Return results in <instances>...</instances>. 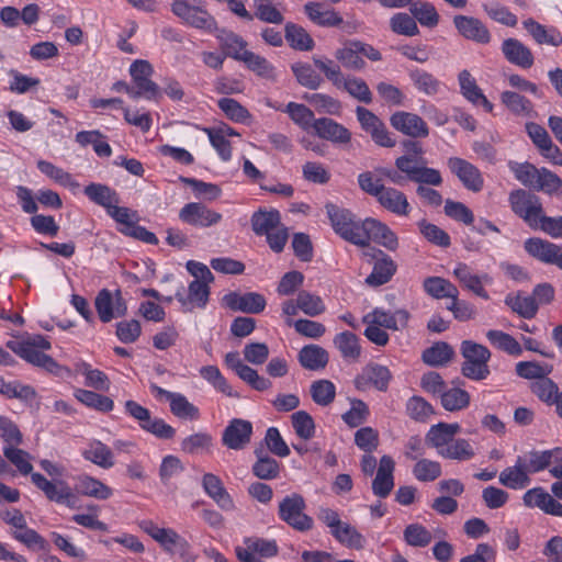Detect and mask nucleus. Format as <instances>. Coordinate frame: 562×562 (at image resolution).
Returning <instances> with one entry per match:
<instances>
[{"label": "nucleus", "instance_id": "nucleus-1", "mask_svg": "<svg viewBox=\"0 0 562 562\" xmlns=\"http://www.w3.org/2000/svg\"><path fill=\"white\" fill-rule=\"evenodd\" d=\"M3 453L22 474H31L33 484L40 488L49 501L64 504L69 508L76 507L77 497L66 482H52L41 473H32L33 467L30 463V454L27 452L12 446H7L3 449Z\"/></svg>", "mask_w": 562, "mask_h": 562}, {"label": "nucleus", "instance_id": "nucleus-2", "mask_svg": "<svg viewBox=\"0 0 562 562\" xmlns=\"http://www.w3.org/2000/svg\"><path fill=\"white\" fill-rule=\"evenodd\" d=\"M7 347L26 362L42 368L58 378H67L71 374L69 368L57 363L45 353L46 350L50 349L52 345L43 335H24L9 340Z\"/></svg>", "mask_w": 562, "mask_h": 562}, {"label": "nucleus", "instance_id": "nucleus-3", "mask_svg": "<svg viewBox=\"0 0 562 562\" xmlns=\"http://www.w3.org/2000/svg\"><path fill=\"white\" fill-rule=\"evenodd\" d=\"M409 321V313L405 310L387 311L382 307H375L362 317L366 325L363 335L372 344L383 347L386 346L390 336L386 330H402Z\"/></svg>", "mask_w": 562, "mask_h": 562}, {"label": "nucleus", "instance_id": "nucleus-4", "mask_svg": "<svg viewBox=\"0 0 562 562\" xmlns=\"http://www.w3.org/2000/svg\"><path fill=\"white\" fill-rule=\"evenodd\" d=\"M317 518L341 546L353 550H362L366 547L367 538L350 522L342 520L338 510L330 507H321Z\"/></svg>", "mask_w": 562, "mask_h": 562}, {"label": "nucleus", "instance_id": "nucleus-5", "mask_svg": "<svg viewBox=\"0 0 562 562\" xmlns=\"http://www.w3.org/2000/svg\"><path fill=\"white\" fill-rule=\"evenodd\" d=\"M326 213L333 226V229L345 240L363 247V240L367 237L368 228L367 218L357 220L356 216L347 209L339 207L335 204H326Z\"/></svg>", "mask_w": 562, "mask_h": 562}, {"label": "nucleus", "instance_id": "nucleus-6", "mask_svg": "<svg viewBox=\"0 0 562 562\" xmlns=\"http://www.w3.org/2000/svg\"><path fill=\"white\" fill-rule=\"evenodd\" d=\"M139 527L157 541L165 551L179 555L184 562H195L189 542L171 528H160L151 520H143Z\"/></svg>", "mask_w": 562, "mask_h": 562}, {"label": "nucleus", "instance_id": "nucleus-7", "mask_svg": "<svg viewBox=\"0 0 562 562\" xmlns=\"http://www.w3.org/2000/svg\"><path fill=\"white\" fill-rule=\"evenodd\" d=\"M460 351L464 358L461 367L462 374L471 380L481 381L488 376V361L491 359L490 350L473 340H463Z\"/></svg>", "mask_w": 562, "mask_h": 562}, {"label": "nucleus", "instance_id": "nucleus-8", "mask_svg": "<svg viewBox=\"0 0 562 562\" xmlns=\"http://www.w3.org/2000/svg\"><path fill=\"white\" fill-rule=\"evenodd\" d=\"M171 11L182 23L212 33L216 31L214 18L204 8L203 0H175Z\"/></svg>", "mask_w": 562, "mask_h": 562}, {"label": "nucleus", "instance_id": "nucleus-9", "mask_svg": "<svg viewBox=\"0 0 562 562\" xmlns=\"http://www.w3.org/2000/svg\"><path fill=\"white\" fill-rule=\"evenodd\" d=\"M125 413L137 422L138 426L146 432L159 439H171L176 435V429L167 424L162 418L151 416L146 407L135 401H126L124 404Z\"/></svg>", "mask_w": 562, "mask_h": 562}, {"label": "nucleus", "instance_id": "nucleus-10", "mask_svg": "<svg viewBox=\"0 0 562 562\" xmlns=\"http://www.w3.org/2000/svg\"><path fill=\"white\" fill-rule=\"evenodd\" d=\"M305 507L304 498L293 493L285 496L279 504V516L295 530L307 531L313 527V519L304 513Z\"/></svg>", "mask_w": 562, "mask_h": 562}, {"label": "nucleus", "instance_id": "nucleus-11", "mask_svg": "<svg viewBox=\"0 0 562 562\" xmlns=\"http://www.w3.org/2000/svg\"><path fill=\"white\" fill-rule=\"evenodd\" d=\"M447 166L468 191L477 193L483 189L484 177L472 162L460 157H450L447 160Z\"/></svg>", "mask_w": 562, "mask_h": 562}, {"label": "nucleus", "instance_id": "nucleus-12", "mask_svg": "<svg viewBox=\"0 0 562 562\" xmlns=\"http://www.w3.org/2000/svg\"><path fill=\"white\" fill-rule=\"evenodd\" d=\"M509 204L515 214L520 216L530 227L537 226L542 206L539 199L525 190H514L509 194Z\"/></svg>", "mask_w": 562, "mask_h": 562}, {"label": "nucleus", "instance_id": "nucleus-13", "mask_svg": "<svg viewBox=\"0 0 562 562\" xmlns=\"http://www.w3.org/2000/svg\"><path fill=\"white\" fill-rule=\"evenodd\" d=\"M94 306L101 322L109 323L113 318L122 317L127 313V306L120 291L101 290L94 301Z\"/></svg>", "mask_w": 562, "mask_h": 562}, {"label": "nucleus", "instance_id": "nucleus-14", "mask_svg": "<svg viewBox=\"0 0 562 562\" xmlns=\"http://www.w3.org/2000/svg\"><path fill=\"white\" fill-rule=\"evenodd\" d=\"M453 25L458 33L468 41L481 45H487L492 41V34L487 26L475 16L456 15L453 18Z\"/></svg>", "mask_w": 562, "mask_h": 562}, {"label": "nucleus", "instance_id": "nucleus-15", "mask_svg": "<svg viewBox=\"0 0 562 562\" xmlns=\"http://www.w3.org/2000/svg\"><path fill=\"white\" fill-rule=\"evenodd\" d=\"M392 379L390 370L378 363H369L362 368L355 379V386L359 391H366L373 386L379 391H385Z\"/></svg>", "mask_w": 562, "mask_h": 562}, {"label": "nucleus", "instance_id": "nucleus-16", "mask_svg": "<svg viewBox=\"0 0 562 562\" xmlns=\"http://www.w3.org/2000/svg\"><path fill=\"white\" fill-rule=\"evenodd\" d=\"M179 218L189 225L210 227L221 222L222 215L202 203H187L179 212Z\"/></svg>", "mask_w": 562, "mask_h": 562}, {"label": "nucleus", "instance_id": "nucleus-17", "mask_svg": "<svg viewBox=\"0 0 562 562\" xmlns=\"http://www.w3.org/2000/svg\"><path fill=\"white\" fill-rule=\"evenodd\" d=\"M405 155L396 159V167L405 172L408 178L418 182L417 193L422 192V156L419 142L407 140L404 143Z\"/></svg>", "mask_w": 562, "mask_h": 562}, {"label": "nucleus", "instance_id": "nucleus-18", "mask_svg": "<svg viewBox=\"0 0 562 562\" xmlns=\"http://www.w3.org/2000/svg\"><path fill=\"white\" fill-rule=\"evenodd\" d=\"M522 502L526 507L539 508L548 515L562 517V504L543 487L528 490L522 496Z\"/></svg>", "mask_w": 562, "mask_h": 562}, {"label": "nucleus", "instance_id": "nucleus-19", "mask_svg": "<svg viewBox=\"0 0 562 562\" xmlns=\"http://www.w3.org/2000/svg\"><path fill=\"white\" fill-rule=\"evenodd\" d=\"M452 274L464 288L484 300L488 299V294L484 289V284H491L492 278L487 273L476 274L470 269L468 265L458 262L452 271Z\"/></svg>", "mask_w": 562, "mask_h": 562}, {"label": "nucleus", "instance_id": "nucleus-20", "mask_svg": "<svg viewBox=\"0 0 562 562\" xmlns=\"http://www.w3.org/2000/svg\"><path fill=\"white\" fill-rule=\"evenodd\" d=\"M252 434V425L245 419L235 418L223 432V443L233 450L243 449L249 441Z\"/></svg>", "mask_w": 562, "mask_h": 562}, {"label": "nucleus", "instance_id": "nucleus-21", "mask_svg": "<svg viewBox=\"0 0 562 562\" xmlns=\"http://www.w3.org/2000/svg\"><path fill=\"white\" fill-rule=\"evenodd\" d=\"M223 303L226 307L233 311H240L245 313H260L266 307V300L261 294L250 292L246 294H238L231 292L225 294Z\"/></svg>", "mask_w": 562, "mask_h": 562}, {"label": "nucleus", "instance_id": "nucleus-22", "mask_svg": "<svg viewBox=\"0 0 562 562\" xmlns=\"http://www.w3.org/2000/svg\"><path fill=\"white\" fill-rule=\"evenodd\" d=\"M562 448L557 447L550 450H532L522 456L524 463L529 474L550 469L560 462Z\"/></svg>", "mask_w": 562, "mask_h": 562}, {"label": "nucleus", "instance_id": "nucleus-23", "mask_svg": "<svg viewBox=\"0 0 562 562\" xmlns=\"http://www.w3.org/2000/svg\"><path fill=\"white\" fill-rule=\"evenodd\" d=\"M525 250L543 263L557 266L562 248L548 240L532 237L525 241Z\"/></svg>", "mask_w": 562, "mask_h": 562}, {"label": "nucleus", "instance_id": "nucleus-24", "mask_svg": "<svg viewBox=\"0 0 562 562\" xmlns=\"http://www.w3.org/2000/svg\"><path fill=\"white\" fill-rule=\"evenodd\" d=\"M210 283L211 282L193 280L189 284L188 295H184L183 292L178 291L176 293V299L180 302L186 311H191L195 307L203 308L209 301Z\"/></svg>", "mask_w": 562, "mask_h": 562}, {"label": "nucleus", "instance_id": "nucleus-25", "mask_svg": "<svg viewBox=\"0 0 562 562\" xmlns=\"http://www.w3.org/2000/svg\"><path fill=\"white\" fill-rule=\"evenodd\" d=\"M461 94L473 105L482 106L486 112L493 111V104L486 99L476 80L468 70H462L459 76Z\"/></svg>", "mask_w": 562, "mask_h": 562}, {"label": "nucleus", "instance_id": "nucleus-26", "mask_svg": "<svg viewBox=\"0 0 562 562\" xmlns=\"http://www.w3.org/2000/svg\"><path fill=\"white\" fill-rule=\"evenodd\" d=\"M498 481L502 485L510 490H524L531 483L521 456L516 459L514 465L505 468L499 473Z\"/></svg>", "mask_w": 562, "mask_h": 562}, {"label": "nucleus", "instance_id": "nucleus-27", "mask_svg": "<svg viewBox=\"0 0 562 562\" xmlns=\"http://www.w3.org/2000/svg\"><path fill=\"white\" fill-rule=\"evenodd\" d=\"M313 131L319 138L336 144H347L351 138V134L345 126L327 117L317 119Z\"/></svg>", "mask_w": 562, "mask_h": 562}, {"label": "nucleus", "instance_id": "nucleus-28", "mask_svg": "<svg viewBox=\"0 0 562 562\" xmlns=\"http://www.w3.org/2000/svg\"><path fill=\"white\" fill-rule=\"evenodd\" d=\"M460 429L461 427L457 423H438L428 430L427 442L441 456Z\"/></svg>", "mask_w": 562, "mask_h": 562}, {"label": "nucleus", "instance_id": "nucleus-29", "mask_svg": "<svg viewBox=\"0 0 562 562\" xmlns=\"http://www.w3.org/2000/svg\"><path fill=\"white\" fill-rule=\"evenodd\" d=\"M304 12L313 23L319 26L333 27L342 23L341 15L335 9L319 2L310 1L305 3Z\"/></svg>", "mask_w": 562, "mask_h": 562}, {"label": "nucleus", "instance_id": "nucleus-30", "mask_svg": "<svg viewBox=\"0 0 562 562\" xmlns=\"http://www.w3.org/2000/svg\"><path fill=\"white\" fill-rule=\"evenodd\" d=\"M75 490L78 494L98 501H106L113 495V490L99 479L82 474L77 477Z\"/></svg>", "mask_w": 562, "mask_h": 562}, {"label": "nucleus", "instance_id": "nucleus-31", "mask_svg": "<svg viewBox=\"0 0 562 562\" xmlns=\"http://www.w3.org/2000/svg\"><path fill=\"white\" fill-rule=\"evenodd\" d=\"M81 456L85 460L102 469H111L114 464V454L112 450L102 441L90 440L82 449Z\"/></svg>", "mask_w": 562, "mask_h": 562}, {"label": "nucleus", "instance_id": "nucleus-32", "mask_svg": "<svg viewBox=\"0 0 562 562\" xmlns=\"http://www.w3.org/2000/svg\"><path fill=\"white\" fill-rule=\"evenodd\" d=\"M502 53L505 58L521 68H530L533 65L531 50L516 38H507L502 44Z\"/></svg>", "mask_w": 562, "mask_h": 562}, {"label": "nucleus", "instance_id": "nucleus-33", "mask_svg": "<svg viewBox=\"0 0 562 562\" xmlns=\"http://www.w3.org/2000/svg\"><path fill=\"white\" fill-rule=\"evenodd\" d=\"M366 226L368 228L366 229L367 237L363 240V247L369 245V243L372 240L391 250L396 248L397 238L395 234L384 224L374 218L368 217Z\"/></svg>", "mask_w": 562, "mask_h": 562}, {"label": "nucleus", "instance_id": "nucleus-34", "mask_svg": "<svg viewBox=\"0 0 562 562\" xmlns=\"http://www.w3.org/2000/svg\"><path fill=\"white\" fill-rule=\"evenodd\" d=\"M394 461L389 456H383L380 460L375 479L372 483L373 493L379 497H385L394 486L393 479Z\"/></svg>", "mask_w": 562, "mask_h": 562}, {"label": "nucleus", "instance_id": "nucleus-35", "mask_svg": "<svg viewBox=\"0 0 562 562\" xmlns=\"http://www.w3.org/2000/svg\"><path fill=\"white\" fill-rule=\"evenodd\" d=\"M203 487L205 493L224 510H233L234 502L231 495L223 486L218 476L206 473L203 476Z\"/></svg>", "mask_w": 562, "mask_h": 562}, {"label": "nucleus", "instance_id": "nucleus-36", "mask_svg": "<svg viewBox=\"0 0 562 562\" xmlns=\"http://www.w3.org/2000/svg\"><path fill=\"white\" fill-rule=\"evenodd\" d=\"M417 22L422 23V9L416 4L411 9L408 13H396L391 19L392 30L402 35L412 36L418 33Z\"/></svg>", "mask_w": 562, "mask_h": 562}, {"label": "nucleus", "instance_id": "nucleus-37", "mask_svg": "<svg viewBox=\"0 0 562 562\" xmlns=\"http://www.w3.org/2000/svg\"><path fill=\"white\" fill-rule=\"evenodd\" d=\"M454 356V349L446 341H436L424 349V363L434 368L447 367Z\"/></svg>", "mask_w": 562, "mask_h": 562}, {"label": "nucleus", "instance_id": "nucleus-38", "mask_svg": "<svg viewBox=\"0 0 562 562\" xmlns=\"http://www.w3.org/2000/svg\"><path fill=\"white\" fill-rule=\"evenodd\" d=\"M250 221L252 231L258 236H266L282 224L280 212L274 209L259 210L252 214Z\"/></svg>", "mask_w": 562, "mask_h": 562}, {"label": "nucleus", "instance_id": "nucleus-39", "mask_svg": "<svg viewBox=\"0 0 562 562\" xmlns=\"http://www.w3.org/2000/svg\"><path fill=\"white\" fill-rule=\"evenodd\" d=\"M36 166L42 173H44L56 183L68 188L71 192L76 193V191L80 188L79 182L63 168L47 160H38Z\"/></svg>", "mask_w": 562, "mask_h": 562}, {"label": "nucleus", "instance_id": "nucleus-40", "mask_svg": "<svg viewBox=\"0 0 562 562\" xmlns=\"http://www.w3.org/2000/svg\"><path fill=\"white\" fill-rule=\"evenodd\" d=\"M328 352L321 346H304L299 352L301 366L307 370H321L328 363Z\"/></svg>", "mask_w": 562, "mask_h": 562}, {"label": "nucleus", "instance_id": "nucleus-41", "mask_svg": "<svg viewBox=\"0 0 562 562\" xmlns=\"http://www.w3.org/2000/svg\"><path fill=\"white\" fill-rule=\"evenodd\" d=\"M75 140L82 147L91 145L99 157L108 158L112 155V148L105 140V136L98 130L78 132Z\"/></svg>", "mask_w": 562, "mask_h": 562}, {"label": "nucleus", "instance_id": "nucleus-42", "mask_svg": "<svg viewBox=\"0 0 562 562\" xmlns=\"http://www.w3.org/2000/svg\"><path fill=\"white\" fill-rule=\"evenodd\" d=\"M522 24L526 31L538 44H547L552 46H559L562 44V35L558 30L553 27L547 29L532 19L524 21Z\"/></svg>", "mask_w": 562, "mask_h": 562}, {"label": "nucleus", "instance_id": "nucleus-43", "mask_svg": "<svg viewBox=\"0 0 562 562\" xmlns=\"http://www.w3.org/2000/svg\"><path fill=\"white\" fill-rule=\"evenodd\" d=\"M391 125L398 132L418 137L422 134V119L414 113L398 111L390 119Z\"/></svg>", "mask_w": 562, "mask_h": 562}, {"label": "nucleus", "instance_id": "nucleus-44", "mask_svg": "<svg viewBox=\"0 0 562 562\" xmlns=\"http://www.w3.org/2000/svg\"><path fill=\"white\" fill-rule=\"evenodd\" d=\"M334 345L346 360L357 361L361 356L360 339L351 331L337 334L334 338Z\"/></svg>", "mask_w": 562, "mask_h": 562}, {"label": "nucleus", "instance_id": "nucleus-45", "mask_svg": "<svg viewBox=\"0 0 562 562\" xmlns=\"http://www.w3.org/2000/svg\"><path fill=\"white\" fill-rule=\"evenodd\" d=\"M83 192L90 201L104 207L106 211L120 201L117 193L102 183L92 182L85 188Z\"/></svg>", "mask_w": 562, "mask_h": 562}, {"label": "nucleus", "instance_id": "nucleus-46", "mask_svg": "<svg viewBox=\"0 0 562 562\" xmlns=\"http://www.w3.org/2000/svg\"><path fill=\"white\" fill-rule=\"evenodd\" d=\"M424 289L434 299H456L459 296L458 288L449 280L440 277H430L424 280Z\"/></svg>", "mask_w": 562, "mask_h": 562}, {"label": "nucleus", "instance_id": "nucleus-47", "mask_svg": "<svg viewBox=\"0 0 562 562\" xmlns=\"http://www.w3.org/2000/svg\"><path fill=\"white\" fill-rule=\"evenodd\" d=\"M376 199L384 209L397 215L407 213L408 202L405 195L396 189L384 187Z\"/></svg>", "mask_w": 562, "mask_h": 562}, {"label": "nucleus", "instance_id": "nucleus-48", "mask_svg": "<svg viewBox=\"0 0 562 562\" xmlns=\"http://www.w3.org/2000/svg\"><path fill=\"white\" fill-rule=\"evenodd\" d=\"M439 400L443 409L448 412H459L470 405V394L460 387H446Z\"/></svg>", "mask_w": 562, "mask_h": 562}, {"label": "nucleus", "instance_id": "nucleus-49", "mask_svg": "<svg viewBox=\"0 0 562 562\" xmlns=\"http://www.w3.org/2000/svg\"><path fill=\"white\" fill-rule=\"evenodd\" d=\"M74 395L81 404L102 413L111 412L114 407V403L110 397L93 391L76 389Z\"/></svg>", "mask_w": 562, "mask_h": 562}, {"label": "nucleus", "instance_id": "nucleus-50", "mask_svg": "<svg viewBox=\"0 0 562 562\" xmlns=\"http://www.w3.org/2000/svg\"><path fill=\"white\" fill-rule=\"evenodd\" d=\"M284 112L305 132L313 130L314 123L317 120L313 111L302 103L289 102L284 108Z\"/></svg>", "mask_w": 562, "mask_h": 562}, {"label": "nucleus", "instance_id": "nucleus-51", "mask_svg": "<svg viewBox=\"0 0 562 562\" xmlns=\"http://www.w3.org/2000/svg\"><path fill=\"white\" fill-rule=\"evenodd\" d=\"M501 100L503 104L516 115L525 117L535 116L532 103L516 92L504 91L501 95Z\"/></svg>", "mask_w": 562, "mask_h": 562}, {"label": "nucleus", "instance_id": "nucleus-52", "mask_svg": "<svg viewBox=\"0 0 562 562\" xmlns=\"http://www.w3.org/2000/svg\"><path fill=\"white\" fill-rule=\"evenodd\" d=\"M360 42L347 43L335 53L336 59L346 68L359 70L364 66V60L360 55Z\"/></svg>", "mask_w": 562, "mask_h": 562}, {"label": "nucleus", "instance_id": "nucleus-53", "mask_svg": "<svg viewBox=\"0 0 562 562\" xmlns=\"http://www.w3.org/2000/svg\"><path fill=\"white\" fill-rule=\"evenodd\" d=\"M200 375L211 384L217 392L223 393L229 397H238V394L233 391L227 380L221 373L216 366H204L200 369Z\"/></svg>", "mask_w": 562, "mask_h": 562}, {"label": "nucleus", "instance_id": "nucleus-54", "mask_svg": "<svg viewBox=\"0 0 562 562\" xmlns=\"http://www.w3.org/2000/svg\"><path fill=\"white\" fill-rule=\"evenodd\" d=\"M486 338L495 348H498L508 355L518 357L522 353L520 344L507 333L495 329L488 330L486 333Z\"/></svg>", "mask_w": 562, "mask_h": 562}, {"label": "nucleus", "instance_id": "nucleus-55", "mask_svg": "<svg viewBox=\"0 0 562 562\" xmlns=\"http://www.w3.org/2000/svg\"><path fill=\"white\" fill-rule=\"evenodd\" d=\"M505 303L524 318H532L538 311V303L532 295H508Z\"/></svg>", "mask_w": 562, "mask_h": 562}, {"label": "nucleus", "instance_id": "nucleus-56", "mask_svg": "<svg viewBox=\"0 0 562 562\" xmlns=\"http://www.w3.org/2000/svg\"><path fill=\"white\" fill-rule=\"evenodd\" d=\"M218 108L233 122L241 124L251 123L252 116L250 112L234 99L223 98L218 100Z\"/></svg>", "mask_w": 562, "mask_h": 562}, {"label": "nucleus", "instance_id": "nucleus-57", "mask_svg": "<svg viewBox=\"0 0 562 562\" xmlns=\"http://www.w3.org/2000/svg\"><path fill=\"white\" fill-rule=\"evenodd\" d=\"M482 9L490 19L499 24L513 27L518 22L517 16L497 1L484 2Z\"/></svg>", "mask_w": 562, "mask_h": 562}, {"label": "nucleus", "instance_id": "nucleus-58", "mask_svg": "<svg viewBox=\"0 0 562 562\" xmlns=\"http://www.w3.org/2000/svg\"><path fill=\"white\" fill-rule=\"evenodd\" d=\"M0 394L8 398H19L23 402H32L36 396L35 390L32 386L18 381L7 382L2 378H0Z\"/></svg>", "mask_w": 562, "mask_h": 562}, {"label": "nucleus", "instance_id": "nucleus-59", "mask_svg": "<svg viewBox=\"0 0 562 562\" xmlns=\"http://www.w3.org/2000/svg\"><path fill=\"white\" fill-rule=\"evenodd\" d=\"M213 445V437L207 431H199L186 437L181 442L182 451L195 454L207 452Z\"/></svg>", "mask_w": 562, "mask_h": 562}, {"label": "nucleus", "instance_id": "nucleus-60", "mask_svg": "<svg viewBox=\"0 0 562 562\" xmlns=\"http://www.w3.org/2000/svg\"><path fill=\"white\" fill-rule=\"evenodd\" d=\"M169 406L171 413L180 419L196 420L200 418V409L181 393H176L172 396Z\"/></svg>", "mask_w": 562, "mask_h": 562}, {"label": "nucleus", "instance_id": "nucleus-61", "mask_svg": "<svg viewBox=\"0 0 562 562\" xmlns=\"http://www.w3.org/2000/svg\"><path fill=\"white\" fill-rule=\"evenodd\" d=\"M395 272V266L389 258L379 259L372 272L367 277L366 282L372 286H379L386 283Z\"/></svg>", "mask_w": 562, "mask_h": 562}, {"label": "nucleus", "instance_id": "nucleus-62", "mask_svg": "<svg viewBox=\"0 0 562 562\" xmlns=\"http://www.w3.org/2000/svg\"><path fill=\"white\" fill-rule=\"evenodd\" d=\"M285 40L291 47L299 50H311L314 46V41L306 30L295 24L286 25Z\"/></svg>", "mask_w": 562, "mask_h": 562}, {"label": "nucleus", "instance_id": "nucleus-63", "mask_svg": "<svg viewBox=\"0 0 562 562\" xmlns=\"http://www.w3.org/2000/svg\"><path fill=\"white\" fill-rule=\"evenodd\" d=\"M292 71L297 82L308 89H317L323 81L322 77L306 63L293 64Z\"/></svg>", "mask_w": 562, "mask_h": 562}, {"label": "nucleus", "instance_id": "nucleus-64", "mask_svg": "<svg viewBox=\"0 0 562 562\" xmlns=\"http://www.w3.org/2000/svg\"><path fill=\"white\" fill-rule=\"evenodd\" d=\"M295 434L303 440H310L315 436V423L305 411H297L291 416Z\"/></svg>", "mask_w": 562, "mask_h": 562}]
</instances>
